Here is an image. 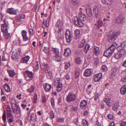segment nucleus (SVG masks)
Segmentation results:
<instances>
[{
	"instance_id": "nucleus-1",
	"label": "nucleus",
	"mask_w": 126,
	"mask_h": 126,
	"mask_svg": "<svg viewBox=\"0 0 126 126\" xmlns=\"http://www.w3.org/2000/svg\"><path fill=\"white\" fill-rule=\"evenodd\" d=\"M3 22L4 24H1V29L5 38L7 39L10 38V34L8 32L9 28L8 22L5 19L4 20Z\"/></svg>"
},
{
	"instance_id": "nucleus-2",
	"label": "nucleus",
	"mask_w": 126,
	"mask_h": 126,
	"mask_svg": "<svg viewBox=\"0 0 126 126\" xmlns=\"http://www.w3.org/2000/svg\"><path fill=\"white\" fill-rule=\"evenodd\" d=\"M117 45L116 43L114 42V43L105 51L104 54V56L108 58L110 57L111 55Z\"/></svg>"
},
{
	"instance_id": "nucleus-3",
	"label": "nucleus",
	"mask_w": 126,
	"mask_h": 126,
	"mask_svg": "<svg viewBox=\"0 0 126 126\" xmlns=\"http://www.w3.org/2000/svg\"><path fill=\"white\" fill-rule=\"evenodd\" d=\"M119 32H116L112 35L110 33H109L108 34V39L110 43L113 42L117 37L119 35Z\"/></svg>"
},
{
	"instance_id": "nucleus-4",
	"label": "nucleus",
	"mask_w": 126,
	"mask_h": 126,
	"mask_svg": "<svg viewBox=\"0 0 126 126\" xmlns=\"http://www.w3.org/2000/svg\"><path fill=\"white\" fill-rule=\"evenodd\" d=\"M76 94L73 92H69L66 98V100L67 102L74 101L76 99Z\"/></svg>"
},
{
	"instance_id": "nucleus-5",
	"label": "nucleus",
	"mask_w": 126,
	"mask_h": 126,
	"mask_svg": "<svg viewBox=\"0 0 126 126\" xmlns=\"http://www.w3.org/2000/svg\"><path fill=\"white\" fill-rule=\"evenodd\" d=\"M56 26L58 28L59 31V32H58L57 35L58 39V40L61 39L63 38V36L61 32L62 30V25L59 21H58L57 22Z\"/></svg>"
},
{
	"instance_id": "nucleus-6",
	"label": "nucleus",
	"mask_w": 126,
	"mask_h": 126,
	"mask_svg": "<svg viewBox=\"0 0 126 126\" xmlns=\"http://www.w3.org/2000/svg\"><path fill=\"white\" fill-rule=\"evenodd\" d=\"M72 20L74 23L76 25L80 27H82L83 26L82 22L78 17L74 16L72 18Z\"/></svg>"
},
{
	"instance_id": "nucleus-7",
	"label": "nucleus",
	"mask_w": 126,
	"mask_h": 126,
	"mask_svg": "<svg viewBox=\"0 0 126 126\" xmlns=\"http://www.w3.org/2000/svg\"><path fill=\"white\" fill-rule=\"evenodd\" d=\"M65 38L67 43H70L72 39V34L71 32L68 30H66L65 32Z\"/></svg>"
},
{
	"instance_id": "nucleus-8",
	"label": "nucleus",
	"mask_w": 126,
	"mask_h": 126,
	"mask_svg": "<svg viewBox=\"0 0 126 126\" xmlns=\"http://www.w3.org/2000/svg\"><path fill=\"white\" fill-rule=\"evenodd\" d=\"M60 79L55 80L54 81V85L56 86L57 91L59 92L61 91L62 87V84L60 82Z\"/></svg>"
},
{
	"instance_id": "nucleus-9",
	"label": "nucleus",
	"mask_w": 126,
	"mask_h": 126,
	"mask_svg": "<svg viewBox=\"0 0 126 126\" xmlns=\"http://www.w3.org/2000/svg\"><path fill=\"white\" fill-rule=\"evenodd\" d=\"M41 70L46 73H48L49 72L50 69L48 65L45 63H42L41 64Z\"/></svg>"
},
{
	"instance_id": "nucleus-10",
	"label": "nucleus",
	"mask_w": 126,
	"mask_h": 126,
	"mask_svg": "<svg viewBox=\"0 0 126 126\" xmlns=\"http://www.w3.org/2000/svg\"><path fill=\"white\" fill-rule=\"evenodd\" d=\"M115 21L116 23L118 24H122L124 22V17L122 16H119L116 17L115 19Z\"/></svg>"
},
{
	"instance_id": "nucleus-11",
	"label": "nucleus",
	"mask_w": 126,
	"mask_h": 126,
	"mask_svg": "<svg viewBox=\"0 0 126 126\" xmlns=\"http://www.w3.org/2000/svg\"><path fill=\"white\" fill-rule=\"evenodd\" d=\"M87 14L89 16H91L93 15V12L91 8L89 6L86 5L85 6Z\"/></svg>"
},
{
	"instance_id": "nucleus-12",
	"label": "nucleus",
	"mask_w": 126,
	"mask_h": 126,
	"mask_svg": "<svg viewBox=\"0 0 126 126\" xmlns=\"http://www.w3.org/2000/svg\"><path fill=\"white\" fill-rule=\"evenodd\" d=\"M12 108L13 111L15 114H17L19 112L20 113V109L18 105L15 107H12Z\"/></svg>"
},
{
	"instance_id": "nucleus-13",
	"label": "nucleus",
	"mask_w": 126,
	"mask_h": 126,
	"mask_svg": "<svg viewBox=\"0 0 126 126\" xmlns=\"http://www.w3.org/2000/svg\"><path fill=\"white\" fill-rule=\"evenodd\" d=\"M102 74L101 73L94 75V79L95 81L96 82L99 81L102 78Z\"/></svg>"
},
{
	"instance_id": "nucleus-14",
	"label": "nucleus",
	"mask_w": 126,
	"mask_h": 126,
	"mask_svg": "<svg viewBox=\"0 0 126 126\" xmlns=\"http://www.w3.org/2000/svg\"><path fill=\"white\" fill-rule=\"evenodd\" d=\"M103 25V22L101 18L99 19L97 21L95 24V26L98 28H99L100 27Z\"/></svg>"
},
{
	"instance_id": "nucleus-15",
	"label": "nucleus",
	"mask_w": 126,
	"mask_h": 126,
	"mask_svg": "<svg viewBox=\"0 0 126 126\" xmlns=\"http://www.w3.org/2000/svg\"><path fill=\"white\" fill-rule=\"evenodd\" d=\"M93 11L95 14V16L96 17H99V9L96 6H94L93 8Z\"/></svg>"
},
{
	"instance_id": "nucleus-16",
	"label": "nucleus",
	"mask_w": 126,
	"mask_h": 126,
	"mask_svg": "<svg viewBox=\"0 0 126 126\" xmlns=\"http://www.w3.org/2000/svg\"><path fill=\"white\" fill-rule=\"evenodd\" d=\"M27 32L24 30H22L21 33L24 41H26L28 40V38L27 36Z\"/></svg>"
},
{
	"instance_id": "nucleus-17",
	"label": "nucleus",
	"mask_w": 126,
	"mask_h": 126,
	"mask_svg": "<svg viewBox=\"0 0 126 126\" xmlns=\"http://www.w3.org/2000/svg\"><path fill=\"white\" fill-rule=\"evenodd\" d=\"M117 49L122 56L123 55H124L126 52L124 48H121L120 47H118L117 48Z\"/></svg>"
},
{
	"instance_id": "nucleus-18",
	"label": "nucleus",
	"mask_w": 126,
	"mask_h": 126,
	"mask_svg": "<svg viewBox=\"0 0 126 126\" xmlns=\"http://www.w3.org/2000/svg\"><path fill=\"white\" fill-rule=\"evenodd\" d=\"M36 121V118L33 114H31L30 116V121L31 124H33Z\"/></svg>"
},
{
	"instance_id": "nucleus-19",
	"label": "nucleus",
	"mask_w": 126,
	"mask_h": 126,
	"mask_svg": "<svg viewBox=\"0 0 126 126\" xmlns=\"http://www.w3.org/2000/svg\"><path fill=\"white\" fill-rule=\"evenodd\" d=\"M119 107V103L117 102L115 103L113 105L112 107V110L114 111H116L118 110Z\"/></svg>"
},
{
	"instance_id": "nucleus-20",
	"label": "nucleus",
	"mask_w": 126,
	"mask_h": 126,
	"mask_svg": "<svg viewBox=\"0 0 126 126\" xmlns=\"http://www.w3.org/2000/svg\"><path fill=\"white\" fill-rule=\"evenodd\" d=\"M120 92V93L122 95L126 94V84L121 88Z\"/></svg>"
},
{
	"instance_id": "nucleus-21",
	"label": "nucleus",
	"mask_w": 126,
	"mask_h": 126,
	"mask_svg": "<svg viewBox=\"0 0 126 126\" xmlns=\"http://www.w3.org/2000/svg\"><path fill=\"white\" fill-rule=\"evenodd\" d=\"M7 13L10 14L16 15V12L14 8H9L7 11Z\"/></svg>"
},
{
	"instance_id": "nucleus-22",
	"label": "nucleus",
	"mask_w": 126,
	"mask_h": 126,
	"mask_svg": "<svg viewBox=\"0 0 126 126\" xmlns=\"http://www.w3.org/2000/svg\"><path fill=\"white\" fill-rule=\"evenodd\" d=\"M44 87L45 90L46 92H48L50 91L51 87V85L47 83L44 85Z\"/></svg>"
},
{
	"instance_id": "nucleus-23",
	"label": "nucleus",
	"mask_w": 126,
	"mask_h": 126,
	"mask_svg": "<svg viewBox=\"0 0 126 126\" xmlns=\"http://www.w3.org/2000/svg\"><path fill=\"white\" fill-rule=\"evenodd\" d=\"M79 17L81 20L84 21L86 19V17L85 14L82 13H80L79 15Z\"/></svg>"
},
{
	"instance_id": "nucleus-24",
	"label": "nucleus",
	"mask_w": 126,
	"mask_h": 126,
	"mask_svg": "<svg viewBox=\"0 0 126 126\" xmlns=\"http://www.w3.org/2000/svg\"><path fill=\"white\" fill-rule=\"evenodd\" d=\"M71 53V50L69 48H67L64 50V55L65 56L67 57Z\"/></svg>"
},
{
	"instance_id": "nucleus-25",
	"label": "nucleus",
	"mask_w": 126,
	"mask_h": 126,
	"mask_svg": "<svg viewBox=\"0 0 126 126\" xmlns=\"http://www.w3.org/2000/svg\"><path fill=\"white\" fill-rule=\"evenodd\" d=\"M92 74V71L90 69H86L85 71L84 75L85 76L88 77L90 76Z\"/></svg>"
},
{
	"instance_id": "nucleus-26",
	"label": "nucleus",
	"mask_w": 126,
	"mask_h": 126,
	"mask_svg": "<svg viewBox=\"0 0 126 126\" xmlns=\"http://www.w3.org/2000/svg\"><path fill=\"white\" fill-rule=\"evenodd\" d=\"M102 1L104 4L108 5H111L112 1V0H102Z\"/></svg>"
},
{
	"instance_id": "nucleus-27",
	"label": "nucleus",
	"mask_w": 126,
	"mask_h": 126,
	"mask_svg": "<svg viewBox=\"0 0 126 126\" xmlns=\"http://www.w3.org/2000/svg\"><path fill=\"white\" fill-rule=\"evenodd\" d=\"M80 31L79 29H76L74 32L75 38L76 39H78L80 36Z\"/></svg>"
},
{
	"instance_id": "nucleus-28",
	"label": "nucleus",
	"mask_w": 126,
	"mask_h": 126,
	"mask_svg": "<svg viewBox=\"0 0 126 126\" xmlns=\"http://www.w3.org/2000/svg\"><path fill=\"white\" fill-rule=\"evenodd\" d=\"M29 58L30 57L28 56H27L26 57H24L23 58L21 62L23 63H27Z\"/></svg>"
},
{
	"instance_id": "nucleus-29",
	"label": "nucleus",
	"mask_w": 126,
	"mask_h": 126,
	"mask_svg": "<svg viewBox=\"0 0 126 126\" xmlns=\"http://www.w3.org/2000/svg\"><path fill=\"white\" fill-rule=\"evenodd\" d=\"M3 87L6 92H9L10 91V86L8 84H6L4 85Z\"/></svg>"
},
{
	"instance_id": "nucleus-30",
	"label": "nucleus",
	"mask_w": 126,
	"mask_h": 126,
	"mask_svg": "<svg viewBox=\"0 0 126 126\" xmlns=\"http://www.w3.org/2000/svg\"><path fill=\"white\" fill-rule=\"evenodd\" d=\"M71 5L73 6H76L79 3L77 0H71Z\"/></svg>"
},
{
	"instance_id": "nucleus-31",
	"label": "nucleus",
	"mask_w": 126,
	"mask_h": 126,
	"mask_svg": "<svg viewBox=\"0 0 126 126\" xmlns=\"http://www.w3.org/2000/svg\"><path fill=\"white\" fill-rule=\"evenodd\" d=\"M94 52L95 55H97L99 54V47L95 46H94Z\"/></svg>"
},
{
	"instance_id": "nucleus-32",
	"label": "nucleus",
	"mask_w": 126,
	"mask_h": 126,
	"mask_svg": "<svg viewBox=\"0 0 126 126\" xmlns=\"http://www.w3.org/2000/svg\"><path fill=\"white\" fill-rule=\"evenodd\" d=\"M33 67L34 70H38L39 68V66L38 63V62H37L34 64V65L33 66Z\"/></svg>"
},
{
	"instance_id": "nucleus-33",
	"label": "nucleus",
	"mask_w": 126,
	"mask_h": 126,
	"mask_svg": "<svg viewBox=\"0 0 126 126\" xmlns=\"http://www.w3.org/2000/svg\"><path fill=\"white\" fill-rule=\"evenodd\" d=\"M26 73L27 75L30 78H32L33 74L32 72L30 71H26Z\"/></svg>"
},
{
	"instance_id": "nucleus-34",
	"label": "nucleus",
	"mask_w": 126,
	"mask_h": 126,
	"mask_svg": "<svg viewBox=\"0 0 126 126\" xmlns=\"http://www.w3.org/2000/svg\"><path fill=\"white\" fill-rule=\"evenodd\" d=\"M87 104L86 101L83 100L82 101L80 104V106L82 107H84L86 106Z\"/></svg>"
},
{
	"instance_id": "nucleus-35",
	"label": "nucleus",
	"mask_w": 126,
	"mask_h": 126,
	"mask_svg": "<svg viewBox=\"0 0 126 126\" xmlns=\"http://www.w3.org/2000/svg\"><path fill=\"white\" fill-rule=\"evenodd\" d=\"M61 57L59 55H55V57L54 58V59L56 61L58 62H59L60 61Z\"/></svg>"
},
{
	"instance_id": "nucleus-36",
	"label": "nucleus",
	"mask_w": 126,
	"mask_h": 126,
	"mask_svg": "<svg viewBox=\"0 0 126 126\" xmlns=\"http://www.w3.org/2000/svg\"><path fill=\"white\" fill-rule=\"evenodd\" d=\"M11 105L12 108V107H15L18 105L17 104L16 102L14 99H12L11 101Z\"/></svg>"
},
{
	"instance_id": "nucleus-37",
	"label": "nucleus",
	"mask_w": 126,
	"mask_h": 126,
	"mask_svg": "<svg viewBox=\"0 0 126 126\" xmlns=\"http://www.w3.org/2000/svg\"><path fill=\"white\" fill-rule=\"evenodd\" d=\"M52 50L54 52L55 55H59V50L57 48H53L52 49Z\"/></svg>"
},
{
	"instance_id": "nucleus-38",
	"label": "nucleus",
	"mask_w": 126,
	"mask_h": 126,
	"mask_svg": "<svg viewBox=\"0 0 126 126\" xmlns=\"http://www.w3.org/2000/svg\"><path fill=\"white\" fill-rule=\"evenodd\" d=\"M2 118L3 121L5 123H6V111H4L2 115Z\"/></svg>"
},
{
	"instance_id": "nucleus-39",
	"label": "nucleus",
	"mask_w": 126,
	"mask_h": 126,
	"mask_svg": "<svg viewBox=\"0 0 126 126\" xmlns=\"http://www.w3.org/2000/svg\"><path fill=\"white\" fill-rule=\"evenodd\" d=\"M90 47V45L88 44H87L86 45L84 49V51L85 53H86L88 50L89 49Z\"/></svg>"
},
{
	"instance_id": "nucleus-40",
	"label": "nucleus",
	"mask_w": 126,
	"mask_h": 126,
	"mask_svg": "<svg viewBox=\"0 0 126 126\" xmlns=\"http://www.w3.org/2000/svg\"><path fill=\"white\" fill-rule=\"evenodd\" d=\"M9 76L11 77H13L15 75V73L14 70H9L8 71Z\"/></svg>"
},
{
	"instance_id": "nucleus-41",
	"label": "nucleus",
	"mask_w": 126,
	"mask_h": 126,
	"mask_svg": "<svg viewBox=\"0 0 126 126\" xmlns=\"http://www.w3.org/2000/svg\"><path fill=\"white\" fill-rule=\"evenodd\" d=\"M44 52L46 54H48L49 51V49L48 48L45 47L43 49Z\"/></svg>"
},
{
	"instance_id": "nucleus-42",
	"label": "nucleus",
	"mask_w": 126,
	"mask_h": 126,
	"mask_svg": "<svg viewBox=\"0 0 126 126\" xmlns=\"http://www.w3.org/2000/svg\"><path fill=\"white\" fill-rule=\"evenodd\" d=\"M81 62V60L80 58L77 57L75 59V62L78 64H80Z\"/></svg>"
},
{
	"instance_id": "nucleus-43",
	"label": "nucleus",
	"mask_w": 126,
	"mask_h": 126,
	"mask_svg": "<svg viewBox=\"0 0 126 126\" xmlns=\"http://www.w3.org/2000/svg\"><path fill=\"white\" fill-rule=\"evenodd\" d=\"M34 90V87L32 85L30 87V88L28 89L27 90L28 92L30 93L33 92Z\"/></svg>"
},
{
	"instance_id": "nucleus-44",
	"label": "nucleus",
	"mask_w": 126,
	"mask_h": 126,
	"mask_svg": "<svg viewBox=\"0 0 126 126\" xmlns=\"http://www.w3.org/2000/svg\"><path fill=\"white\" fill-rule=\"evenodd\" d=\"M122 56L119 52L116 53L114 55L115 58L117 59H119Z\"/></svg>"
},
{
	"instance_id": "nucleus-45",
	"label": "nucleus",
	"mask_w": 126,
	"mask_h": 126,
	"mask_svg": "<svg viewBox=\"0 0 126 126\" xmlns=\"http://www.w3.org/2000/svg\"><path fill=\"white\" fill-rule=\"evenodd\" d=\"M25 17V15H21L20 17L16 18V19L18 21H20L21 19H24Z\"/></svg>"
},
{
	"instance_id": "nucleus-46",
	"label": "nucleus",
	"mask_w": 126,
	"mask_h": 126,
	"mask_svg": "<svg viewBox=\"0 0 126 126\" xmlns=\"http://www.w3.org/2000/svg\"><path fill=\"white\" fill-rule=\"evenodd\" d=\"M37 95L36 93L34 94V97H33V102L34 103H36L37 100Z\"/></svg>"
},
{
	"instance_id": "nucleus-47",
	"label": "nucleus",
	"mask_w": 126,
	"mask_h": 126,
	"mask_svg": "<svg viewBox=\"0 0 126 126\" xmlns=\"http://www.w3.org/2000/svg\"><path fill=\"white\" fill-rule=\"evenodd\" d=\"M126 46V41H125L122 42L120 45V46L118 47H120L121 48H124Z\"/></svg>"
},
{
	"instance_id": "nucleus-48",
	"label": "nucleus",
	"mask_w": 126,
	"mask_h": 126,
	"mask_svg": "<svg viewBox=\"0 0 126 126\" xmlns=\"http://www.w3.org/2000/svg\"><path fill=\"white\" fill-rule=\"evenodd\" d=\"M82 124L83 126H87L88 123L87 121L85 120H83L82 121Z\"/></svg>"
},
{
	"instance_id": "nucleus-49",
	"label": "nucleus",
	"mask_w": 126,
	"mask_h": 126,
	"mask_svg": "<svg viewBox=\"0 0 126 126\" xmlns=\"http://www.w3.org/2000/svg\"><path fill=\"white\" fill-rule=\"evenodd\" d=\"M102 70L104 71H106L108 70L106 66L105 65H103L102 66Z\"/></svg>"
},
{
	"instance_id": "nucleus-50",
	"label": "nucleus",
	"mask_w": 126,
	"mask_h": 126,
	"mask_svg": "<svg viewBox=\"0 0 126 126\" xmlns=\"http://www.w3.org/2000/svg\"><path fill=\"white\" fill-rule=\"evenodd\" d=\"M107 118L109 119H111L114 118V116L110 114H109L107 116Z\"/></svg>"
},
{
	"instance_id": "nucleus-51",
	"label": "nucleus",
	"mask_w": 126,
	"mask_h": 126,
	"mask_svg": "<svg viewBox=\"0 0 126 126\" xmlns=\"http://www.w3.org/2000/svg\"><path fill=\"white\" fill-rule=\"evenodd\" d=\"M6 100V98L5 96H2L1 98V101L3 103H5V101Z\"/></svg>"
},
{
	"instance_id": "nucleus-52",
	"label": "nucleus",
	"mask_w": 126,
	"mask_h": 126,
	"mask_svg": "<svg viewBox=\"0 0 126 126\" xmlns=\"http://www.w3.org/2000/svg\"><path fill=\"white\" fill-rule=\"evenodd\" d=\"M65 68L67 69L68 67H69L70 66V64L69 63H65Z\"/></svg>"
},
{
	"instance_id": "nucleus-53",
	"label": "nucleus",
	"mask_w": 126,
	"mask_h": 126,
	"mask_svg": "<svg viewBox=\"0 0 126 126\" xmlns=\"http://www.w3.org/2000/svg\"><path fill=\"white\" fill-rule=\"evenodd\" d=\"M50 116L51 118L53 119L54 118L55 115L54 113L52 111H51L50 112Z\"/></svg>"
},
{
	"instance_id": "nucleus-54",
	"label": "nucleus",
	"mask_w": 126,
	"mask_h": 126,
	"mask_svg": "<svg viewBox=\"0 0 126 126\" xmlns=\"http://www.w3.org/2000/svg\"><path fill=\"white\" fill-rule=\"evenodd\" d=\"M64 120V119L63 118H60L58 119L57 121L59 122H63Z\"/></svg>"
},
{
	"instance_id": "nucleus-55",
	"label": "nucleus",
	"mask_w": 126,
	"mask_h": 126,
	"mask_svg": "<svg viewBox=\"0 0 126 126\" xmlns=\"http://www.w3.org/2000/svg\"><path fill=\"white\" fill-rule=\"evenodd\" d=\"M47 73H48V74L49 76L50 77V78H52V71H50V69Z\"/></svg>"
},
{
	"instance_id": "nucleus-56",
	"label": "nucleus",
	"mask_w": 126,
	"mask_h": 126,
	"mask_svg": "<svg viewBox=\"0 0 126 126\" xmlns=\"http://www.w3.org/2000/svg\"><path fill=\"white\" fill-rule=\"evenodd\" d=\"M47 26V23L46 22L45 24V22H44L43 25H42V27L43 28H45Z\"/></svg>"
},
{
	"instance_id": "nucleus-57",
	"label": "nucleus",
	"mask_w": 126,
	"mask_h": 126,
	"mask_svg": "<svg viewBox=\"0 0 126 126\" xmlns=\"http://www.w3.org/2000/svg\"><path fill=\"white\" fill-rule=\"evenodd\" d=\"M13 117H11V118H10L9 119V121L10 123H12L13 121Z\"/></svg>"
},
{
	"instance_id": "nucleus-58",
	"label": "nucleus",
	"mask_w": 126,
	"mask_h": 126,
	"mask_svg": "<svg viewBox=\"0 0 126 126\" xmlns=\"http://www.w3.org/2000/svg\"><path fill=\"white\" fill-rule=\"evenodd\" d=\"M42 100L43 102V103H45L46 102V97L45 96H43L42 97Z\"/></svg>"
},
{
	"instance_id": "nucleus-59",
	"label": "nucleus",
	"mask_w": 126,
	"mask_h": 126,
	"mask_svg": "<svg viewBox=\"0 0 126 126\" xmlns=\"http://www.w3.org/2000/svg\"><path fill=\"white\" fill-rule=\"evenodd\" d=\"M121 126H126V122H121Z\"/></svg>"
},
{
	"instance_id": "nucleus-60",
	"label": "nucleus",
	"mask_w": 126,
	"mask_h": 126,
	"mask_svg": "<svg viewBox=\"0 0 126 126\" xmlns=\"http://www.w3.org/2000/svg\"><path fill=\"white\" fill-rule=\"evenodd\" d=\"M51 105L52 106H54V100L53 98H51Z\"/></svg>"
},
{
	"instance_id": "nucleus-61",
	"label": "nucleus",
	"mask_w": 126,
	"mask_h": 126,
	"mask_svg": "<svg viewBox=\"0 0 126 126\" xmlns=\"http://www.w3.org/2000/svg\"><path fill=\"white\" fill-rule=\"evenodd\" d=\"M104 102L106 103H108L110 102V99H107L106 98H105Z\"/></svg>"
},
{
	"instance_id": "nucleus-62",
	"label": "nucleus",
	"mask_w": 126,
	"mask_h": 126,
	"mask_svg": "<svg viewBox=\"0 0 126 126\" xmlns=\"http://www.w3.org/2000/svg\"><path fill=\"white\" fill-rule=\"evenodd\" d=\"M121 80L123 82H126V76L123 78H122L121 79Z\"/></svg>"
},
{
	"instance_id": "nucleus-63",
	"label": "nucleus",
	"mask_w": 126,
	"mask_h": 126,
	"mask_svg": "<svg viewBox=\"0 0 126 126\" xmlns=\"http://www.w3.org/2000/svg\"><path fill=\"white\" fill-rule=\"evenodd\" d=\"M92 55L91 54H88L87 56V58L88 60L90 59L91 58Z\"/></svg>"
},
{
	"instance_id": "nucleus-64",
	"label": "nucleus",
	"mask_w": 126,
	"mask_h": 126,
	"mask_svg": "<svg viewBox=\"0 0 126 126\" xmlns=\"http://www.w3.org/2000/svg\"><path fill=\"white\" fill-rule=\"evenodd\" d=\"M38 6L36 4L34 6V7L35 8V10L36 12L38 11Z\"/></svg>"
}]
</instances>
